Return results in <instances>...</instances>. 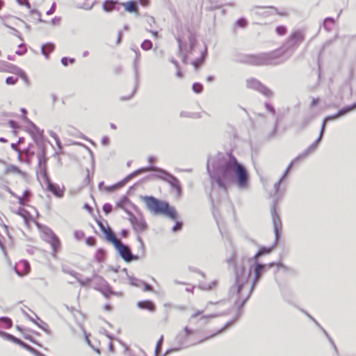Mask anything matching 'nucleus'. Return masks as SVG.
<instances>
[{
	"mask_svg": "<svg viewBox=\"0 0 356 356\" xmlns=\"http://www.w3.org/2000/svg\"><path fill=\"white\" fill-rule=\"evenodd\" d=\"M129 202V199L127 196L124 195L121 197V199L117 202L116 205L118 207L122 209L123 210H127L124 205L126 203Z\"/></svg>",
	"mask_w": 356,
	"mask_h": 356,
	"instance_id": "obj_34",
	"label": "nucleus"
},
{
	"mask_svg": "<svg viewBox=\"0 0 356 356\" xmlns=\"http://www.w3.org/2000/svg\"><path fill=\"white\" fill-rule=\"evenodd\" d=\"M321 140V138L318 136L314 143H312L302 154L299 155L301 156V159L307 156L310 152L314 151Z\"/></svg>",
	"mask_w": 356,
	"mask_h": 356,
	"instance_id": "obj_25",
	"label": "nucleus"
},
{
	"mask_svg": "<svg viewBox=\"0 0 356 356\" xmlns=\"http://www.w3.org/2000/svg\"><path fill=\"white\" fill-rule=\"evenodd\" d=\"M37 318L39 320V322L35 323V324L47 334H51V330H50L48 324L40 320L38 316Z\"/></svg>",
	"mask_w": 356,
	"mask_h": 356,
	"instance_id": "obj_29",
	"label": "nucleus"
},
{
	"mask_svg": "<svg viewBox=\"0 0 356 356\" xmlns=\"http://www.w3.org/2000/svg\"><path fill=\"white\" fill-rule=\"evenodd\" d=\"M143 172H145V167L139 168L135 170L134 172H131V174L128 175L123 180L113 186L111 189H116L123 186L127 182H128L132 178L136 177L137 175Z\"/></svg>",
	"mask_w": 356,
	"mask_h": 356,
	"instance_id": "obj_16",
	"label": "nucleus"
},
{
	"mask_svg": "<svg viewBox=\"0 0 356 356\" xmlns=\"http://www.w3.org/2000/svg\"><path fill=\"white\" fill-rule=\"evenodd\" d=\"M277 52L264 54L252 57L251 63L253 65H277L280 63L277 60Z\"/></svg>",
	"mask_w": 356,
	"mask_h": 356,
	"instance_id": "obj_7",
	"label": "nucleus"
},
{
	"mask_svg": "<svg viewBox=\"0 0 356 356\" xmlns=\"http://www.w3.org/2000/svg\"><path fill=\"white\" fill-rule=\"evenodd\" d=\"M31 270L29 263L26 260L20 261L15 267V272L20 277L27 275Z\"/></svg>",
	"mask_w": 356,
	"mask_h": 356,
	"instance_id": "obj_14",
	"label": "nucleus"
},
{
	"mask_svg": "<svg viewBox=\"0 0 356 356\" xmlns=\"http://www.w3.org/2000/svg\"><path fill=\"white\" fill-rule=\"evenodd\" d=\"M43 177L47 184V190L51 192L57 197H62L63 196V191L60 189L59 186L51 181L47 173H44Z\"/></svg>",
	"mask_w": 356,
	"mask_h": 356,
	"instance_id": "obj_13",
	"label": "nucleus"
},
{
	"mask_svg": "<svg viewBox=\"0 0 356 356\" xmlns=\"http://www.w3.org/2000/svg\"><path fill=\"white\" fill-rule=\"evenodd\" d=\"M330 120H334L332 118H330V115L327 116V117H325L324 118V120L323 121V123H322L320 134H319L320 138H322V137H323V136L324 134L326 122H328V121H330Z\"/></svg>",
	"mask_w": 356,
	"mask_h": 356,
	"instance_id": "obj_36",
	"label": "nucleus"
},
{
	"mask_svg": "<svg viewBox=\"0 0 356 356\" xmlns=\"http://www.w3.org/2000/svg\"><path fill=\"white\" fill-rule=\"evenodd\" d=\"M97 224L101 229V231L103 232L105 231V229L107 228L106 227L104 226V223L102 222H101L100 220H97Z\"/></svg>",
	"mask_w": 356,
	"mask_h": 356,
	"instance_id": "obj_63",
	"label": "nucleus"
},
{
	"mask_svg": "<svg viewBox=\"0 0 356 356\" xmlns=\"http://www.w3.org/2000/svg\"><path fill=\"white\" fill-rule=\"evenodd\" d=\"M207 171L212 185L216 184L226 192L228 185L235 182L241 189L248 187L249 175L243 165L232 154H218L207 161Z\"/></svg>",
	"mask_w": 356,
	"mask_h": 356,
	"instance_id": "obj_1",
	"label": "nucleus"
},
{
	"mask_svg": "<svg viewBox=\"0 0 356 356\" xmlns=\"http://www.w3.org/2000/svg\"><path fill=\"white\" fill-rule=\"evenodd\" d=\"M37 145H38V147L40 149V152L38 153H42L43 154H46V147L42 143V140H41L40 143Z\"/></svg>",
	"mask_w": 356,
	"mask_h": 356,
	"instance_id": "obj_52",
	"label": "nucleus"
},
{
	"mask_svg": "<svg viewBox=\"0 0 356 356\" xmlns=\"http://www.w3.org/2000/svg\"><path fill=\"white\" fill-rule=\"evenodd\" d=\"M49 134L50 135V136H51L55 140L58 149L61 150L63 148V146H62L61 142H60L58 136H57V134L55 132H54L53 131H49Z\"/></svg>",
	"mask_w": 356,
	"mask_h": 356,
	"instance_id": "obj_33",
	"label": "nucleus"
},
{
	"mask_svg": "<svg viewBox=\"0 0 356 356\" xmlns=\"http://www.w3.org/2000/svg\"><path fill=\"white\" fill-rule=\"evenodd\" d=\"M323 330V332L324 333V334L327 337L329 341L330 342V343L332 344V346H333V348L335 349V350H337V348H336V346L334 344L332 340L331 339V338L328 336L327 332L322 327H321Z\"/></svg>",
	"mask_w": 356,
	"mask_h": 356,
	"instance_id": "obj_58",
	"label": "nucleus"
},
{
	"mask_svg": "<svg viewBox=\"0 0 356 356\" xmlns=\"http://www.w3.org/2000/svg\"><path fill=\"white\" fill-rule=\"evenodd\" d=\"M104 257V251L103 250H99L96 254V259L98 261H102Z\"/></svg>",
	"mask_w": 356,
	"mask_h": 356,
	"instance_id": "obj_48",
	"label": "nucleus"
},
{
	"mask_svg": "<svg viewBox=\"0 0 356 356\" xmlns=\"http://www.w3.org/2000/svg\"><path fill=\"white\" fill-rule=\"evenodd\" d=\"M97 278L101 281V285L97 289L105 298H108L111 295H115L119 297L122 296L120 292H115L113 291L111 286L103 278L100 277H97Z\"/></svg>",
	"mask_w": 356,
	"mask_h": 356,
	"instance_id": "obj_12",
	"label": "nucleus"
},
{
	"mask_svg": "<svg viewBox=\"0 0 356 356\" xmlns=\"http://www.w3.org/2000/svg\"><path fill=\"white\" fill-rule=\"evenodd\" d=\"M137 241L140 243L139 249L141 250V253H142L141 256L143 257L145 254V245H144V243H143V241L141 237L139 235L137 236Z\"/></svg>",
	"mask_w": 356,
	"mask_h": 356,
	"instance_id": "obj_45",
	"label": "nucleus"
},
{
	"mask_svg": "<svg viewBox=\"0 0 356 356\" xmlns=\"http://www.w3.org/2000/svg\"><path fill=\"white\" fill-rule=\"evenodd\" d=\"M125 212L129 215V220L136 233L139 234L144 232L147 229V225L143 216L138 218L129 210H125Z\"/></svg>",
	"mask_w": 356,
	"mask_h": 356,
	"instance_id": "obj_9",
	"label": "nucleus"
},
{
	"mask_svg": "<svg viewBox=\"0 0 356 356\" xmlns=\"http://www.w3.org/2000/svg\"><path fill=\"white\" fill-rule=\"evenodd\" d=\"M136 58H135V61H134V72H135V76H136V80H138V65H137V63L140 58V53H139V51H136Z\"/></svg>",
	"mask_w": 356,
	"mask_h": 356,
	"instance_id": "obj_35",
	"label": "nucleus"
},
{
	"mask_svg": "<svg viewBox=\"0 0 356 356\" xmlns=\"http://www.w3.org/2000/svg\"><path fill=\"white\" fill-rule=\"evenodd\" d=\"M137 305L140 309H147L150 312H154L156 308L154 303L151 300L139 301Z\"/></svg>",
	"mask_w": 356,
	"mask_h": 356,
	"instance_id": "obj_21",
	"label": "nucleus"
},
{
	"mask_svg": "<svg viewBox=\"0 0 356 356\" xmlns=\"http://www.w3.org/2000/svg\"><path fill=\"white\" fill-rule=\"evenodd\" d=\"M113 207L108 203H106L103 206V211L106 214H108L112 211Z\"/></svg>",
	"mask_w": 356,
	"mask_h": 356,
	"instance_id": "obj_47",
	"label": "nucleus"
},
{
	"mask_svg": "<svg viewBox=\"0 0 356 356\" xmlns=\"http://www.w3.org/2000/svg\"><path fill=\"white\" fill-rule=\"evenodd\" d=\"M282 179H280L274 185V188L275 190V192L277 193L280 188V185L282 183Z\"/></svg>",
	"mask_w": 356,
	"mask_h": 356,
	"instance_id": "obj_61",
	"label": "nucleus"
},
{
	"mask_svg": "<svg viewBox=\"0 0 356 356\" xmlns=\"http://www.w3.org/2000/svg\"><path fill=\"white\" fill-rule=\"evenodd\" d=\"M248 24V22L247 20L243 18V17H241L239 18L236 22H235V26H237L240 28H245L246 27Z\"/></svg>",
	"mask_w": 356,
	"mask_h": 356,
	"instance_id": "obj_38",
	"label": "nucleus"
},
{
	"mask_svg": "<svg viewBox=\"0 0 356 356\" xmlns=\"http://www.w3.org/2000/svg\"><path fill=\"white\" fill-rule=\"evenodd\" d=\"M304 40V34L301 31H296L293 33V34L290 36L289 44L296 47L299 45L302 40Z\"/></svg>",
	"mask_w": 356,
	"mask_h": 356,
	"instance_id": "obj_18",
	"label": "nucleus"
},
{
	"mask_svg": "<svg viewBox=\"0 0 356 356\" xmlns=\"http://www.w3.org/2000/svg\"><path fill=\"white\" fill-rule=\"evenodd\" d=\"M334 22V19L332 18V17H327L324 19V22H323V27L325 28V29H326L327 31H330L331 29V28L329 26V24L328 23H330L332 24H333Z\"/></svg>",
	"mask_w": 356,
	"mask_h": 356,
	"instance_id": "obj_39",
	"label": "nucleus"
},
{
	"mask_svg": "<svg viewBox=\"0 0 356 356\" xmlns=\"http://www.w3.org/2000/svg\"><path fill=\"white\" fill-rule=\"evenodd\" d=\"M121 4L124 6V8L127 12L134 13L136 14V16L139 15V13L138 11V8H137V4L135 1H130L125 2V3H122Z\"/></svg>",
	"mask_w": 356,
	"mask_h": 356,
	"instance_id": "obj_20",
	"label": "nucleus"
},
{
	"mask_svg": "<svg viewBox=\"0 0 356 356\" xmlns=\"http://www.w3.org/2000/svg\"><path fill=\"white\" fill-rule=\"evenodd\" d=\"M265 107L266 108V109L270 112L273 115H275V108H273V106L268 103L265 104Z\"/></svg>",
	"mask_w": 356,
	"mask_h": 356,
	"instance_id": "obj_55",
	"label": "nucleus"
},
{
	"mask_svg": "<svg viewBox=\"0 0 356 356\" xmlns=\"http://www.w3.org/2000/svg\"><path fill=\"white\" fill-rule=\"evenodd\" d=\"M6 172L18 174L22 177H24L26 175V174L24 172H22L18 167L13 165L7 166V168H6Z\"/></svg>",
	"mask_w": 356,
	"mask_h": 356,
	"instance_id": "obj_27",
	"label": "nucleus"
},
{
	"mask_svg": "<svg viewBox=\"0 0 356 356\" xmlns=\"http://www.w3.org/2000/svg\"><path fill=\"white\" fill-rule=\"evenodd\" d=\"M29 124L31 126V129L29 130V133L31 135L33 140L36 143V144H39L40 141L42 140L44 131L40 129L32 122H30Z\"/></svg>",
	"mask_w": 356,
	"mask_h": 356,
	"instance_id": "obj_15",
	"label": "nucleus"
},
{
	"mask_svg": "<svg viewBox=\"0 0 356 356\" xmlns=\"http://www.w3.org/2000/svg\"><path fill=\"white\" fill-rule=\"evenodd\" d=\"M31 195V192L29 190L26 189L24 191L23 195L22 197L25 198L26 200H29Z\"/></svg>",
	"mask_w": 356,
	"mask_h": 356,
	"instance_id": "obj_56",
	"label": "nucleus"
},
{
	"mask_svg": "<svg viewBox=\"0 0 356 356\" xmlns=\"http://www.w3.org/2000/svg\"><path fill=\"white\" fill-rule=\"evenodd\" d=\"M192 89L195 93H200L203 90V86L200 83H195L193 84Z\"/></svg>",
	"mask_w": 356,
	"mask_h": 356,
	"instance_id": "obj_41",
	"label": "nucleus"
},
{
	"mask_svg": "<svg viewBox=\"0 0 356 356\" xmlns=\"http://www.w3.org/2000/svg\"><path fill=\"white\" fill-rule=\"evenodd\" d=\"M120 256L127 262L138 260L140 256L133 254L130 248L119 241L114 245Z\"/></svg>",
	"mask_w": 356,
	"mask_h": 356,
	"instance_id": "obj_8",
	"label": "nucleus"
},
{
	"mask_svg": "<svg viewBox=\"0 0 356 356\" xmlns=\"http://www.w3.org/2000/svg\"><path fill=\"white\" fill-rule=\"evenodd\" d=\"M149 171L158 172L155 177L169 184L170 186L176 191L178 195L181 193V187L179 181L173 175L170 174L165 170L153 165L145 167V172Z\"/></svg>",
	"mask_w": 356,
	"mask_h": 356,
	"instance_id": "obj_5",
	"label": "nucleus"
},
{
	"mask_svg": "<svg viewBox=\"0 0 356 356\" xmlns=\"http://www.w3.org/2000/svg\"><path fill=\"white\" fill-rule=\"evenodd\" d=\"M301 159V156H298L297 157H296L291 163L290 164L288 165V167L286 168V170L284 171V174L282 175V176L280 177V179H282V181H283V179L287 176L289 172L290 171V170L291 169V168L293 167V165L298 161H299L300 159Z\"/></svg>",
	"mask_w": 356,
	"mask_h": 356,
	"instance_id": "obj_32",
	"label": "nucleus"
},
{
	"mask_svg": "<svg viewBox=\"0 0 356 356\" xmlns=\"http://www.w3.org/2000/svg\"><path fill=\"white\" fill-rule=\"evenodd\" d=\"M143 285H144V291H153V288L150 284L143 282Z\"/></svg>",
	"mask_w": 356,
	"mask_h": 356,
	"instance_id": "obj_59",
	"label": "nucleus"
},
{
	"mask_svg": "<svg viewBox=\"0 0 356 356\" xmlns=\"http://www.w3.org/2000/svg\"><path fill=\"white\" fill-rule=\"evenodd\" d=\"M163 337L161 336V338L157 341V343H156V348H155V355H156V356H157L159 354V353L161 352V346H162V344H163Z\"/></svg>",
	"mask_w": 356,
	"mask_h": 356,
	"instance_id": "obj_40",
	"label": "nucleus"
},
{
	"mask_svg": "<svg viewBox=\"0 0 356 356\" xmlns=\"http://www.w3.org/2000/svg\"><path fill=\"white\" fill-rule=\"evenodd\" d=\"M16 198L18 200V203L22 205V206H25L26 202L29 201V200H26L25 198H24L22 196H17Z\"/></svg>",
	"mask_w": 356,
	"mask_h": 356,
	"instance_id": "obj_53",
	"label": "nucleus"
},
{
	"mask_svg": "<svg viewBox=\"0 0 356 356\" xmlns=\"http://www.w3.org/2000/svg\"><path fill=\"white\" fill-rule=\"evenodd\" d=\"M103 233L105 235L106 240L115 245L120 240L115 238L113 232L109 228H106Z\"/></svg>",
	"mask_w": 356,
	"mask_h": 356,
	"instance_id": "obj_23",
	"label": "nucleus"
},
{
	"mask_svg": "<svg viewBox=\"0 0 356 356\" xmlns=\"http://www.w3.org/2000/svg\"><path fill=\"white\" fill-rule=\"evenodd\" d=\"M182 228V222L179 221H177L175 225L172 227V231L173 232H176L177 231L181 230Z\"/></svg>",
	"mask_w": 356,
	"mask_h": 356,
	"instance_id": "obj_49",
	"label": "nucleus"
},
{
	"mask_svg": "<svg viewBox=\"0 0 356 356\" xmlns=\"http://www.w3.org/2000/svg\"><path fill=\"white\" fill-rule=\"evenodd\" d=\"M11 147L15 149V151L18 152L19 153V155H18V159L19 160H21V153H20V151L17 148V144L16 143H12L11 144Z\"/></svg>",
	"mask_w": 356,
	"mask_h": 356,
	"instance_id": "obj_62",
	"label": "nucleus"
},
{
	"mask_svg": "<svg viewBox=\"0 0 356 356\" xmlns=\"http://www.w3.org/2000/svg\"><path fill=\"white\" fill-rule=\"evenodd\" d=\"M74 236L76 240H81L84 236V233L82 231H74Z\"/></svg>",
	"mask_w": 356,
	"mask_h": 356,
	"instance_id": "obj_50",
	"label": "nucleus"
},
{
	"mask_svg": "<svg viewBox=\"0 0 356 356\" xmlns=\"http://www.w3.org/2000/svg\"><path fill=\"white\" fill-rule=\"evenodd\" d=\"M270 213H271V216H272V220H273V223L275 240L271 247H270V248L261 247L259 250V252H261L262 255L267 254H269L271 252V251L275 247V245L278 241V239L280 238V231L282 227V222H281L279 215L276 211L275 203H274L272 205L271 209H270Z\"/></svg>",
	"mask_w": 356,
	"mask_h": 356,
	"instance_id": "obj_6",
	"label": "nucleus"
},
{
	"mask_svg": "<svg viewBox=\"0 0 356 356\" xmlns=\"http://www.w3.org/2000/svg\"><path fill=\"white\" fill-rule=\"evenodd\" d=\"M196 40L193 36L189 37V42H190V50L192 51L196 44Z\"/></svg>",
	"mask_w": 356,
	"mask_h": 356,
	"instance_id": "obj_51",
	"label": "nucleus"
},
{
	"mask_svg": "<svg viewBox=\"0 0 356 356\" xmlns=\"http://www.w3.org/2000/svg\"><path fill=\"white\" fill-rule=\"evenodd\" d=\"M238 317L235 318L234 320H232L229 322H227L225 325L224 327H222L221 329L218 330L216 333H213L212 334H211L210 336L209 337H205L204 339H202L200 341H198L196 343H193L192 344H188L187 343V339H188V337L189 336H191V334H193L194 331L193 330L189 328L188 327L186 326L182 331H181L177 336L176 337V341L177 343L179 344V347L177 348H170V349H168L166 352H165V354H168V353H170L172 352H177V351H179L183 348H187L190 346H194V345H196V344H199V343H201L209 339H211L213 337H214L215 336H216L217 334H219L220 333H222L225 330H226L227 328H228L229 326H231L232 324H234L236 320H237Z\"/></svg>",
	"mask_w": 356,
	"mask_h": 356,
	"instance_id": "obj_4",
	"label": "nucleus"
},
{
	"mask_svg": "<svg viewBox=\"0 0 356 356\" xmlns=\"http://www.w3.org/2000/svg\"><path fill=\"white\" fill-rule=\"evenodd\" d=\"M356 109V102L353 104L352 105L343 107L338 111V112L332 115H330V118H332L334 120L337 118L342 117L349 112Z\"/></svg>",
	"mask_w": 356,
	"mask_h": 356,
	"instance_id": "obj_19",
	"label": "nucleus"
},
{
	"mask_svg": "<svg viewBox=\"0 0 356 356\" xmlns=\"http://www.w3.org/2000/svg\"><path fill=\"white\" fill-rule=\"evenodd\" d=\"M207 47H205L204 50L202 53L201 56L193 62L192 64L195 69H197L201 65V64L204 62V60L205 59L206 54H207Z\"/></svg>",
	"mask_w": 356,
	"mask_h": 356,
	"instance_id": "obj_28",
	"label": "nucleus"
},
{
	"mask_svg": "<svg viewBox=\"0 0 356 356\" xmlns=\"http://www.w3.org/2000/svg\"><path fill=\"white\" fill-rule=\"evenodd\" d=\"M13 325L12 320L8 317H0V326L4 327L5 328H10Z\"/></svg>",
	"mask_w": 356,
	"mask_h": 356,
	"instance_id": "obj_31",
	"label": "nucleus"
},
{
	"mask_svg": "<svg viewBox=\"0 0 356 356\" xmlns=\"http://www.w3.org/2000/svg\"><path fill=\"white\" fill-rule=\"evenodd\" d=\"M21 111L22 113V118L23 120L29 123L31 121L29 120V119L26 117V110L25 108H21Z\"/></svg>",
	"mask_w": 356,
	"mask_h": 356,
	"instance_id": "obj_57",
	"label": "nucleus"
},
{
	"mask_svg": "<svg viewBox=\"0 0 356 356\" xmlns=\"http://www.w3.org/2000/svg\"><path fill=\"white\" fill-rule=\"evenodd\" d=\"M38 161V165L41 168L42 170H43L44 174L47 173V162L48 160V158L47 157L46 154H43L42 153H38L37 155Z\"/></svg>",
	"mask_w": 356,
	"mask_h": 356,
	"instance_id": "obj_22",
	"label": "nucleus"
},
{
	"mask_svg": "<svg viewBox=\"0 0 356 356\" xmlns=\"http://www.w3.org/2000/svg\"><path fill=\"white\" fill-rule=\"evenodd\" d=\"M18 79L15 76H8L6 79V83L8 85H14L17 83Z\"/></svg>",
	"mask_w": 356,
	"mask_h": 356,
	"instance_id": "obj_46",
	"label": "nucleus"
},
{
	"mask_svg": "<svg viewBox=\"0 0 356 356\" xmlns=\"http://www.w3.org/2000/svg\"><path fill=\"white\" fill-rule=\"evenodd\" d=\"M4 339L6 340L10 341H12V342H13V343H15L16 344L19 345L20 346H22V348H25L26 350H27L28 351H29L31 353H33L34 351L35 350V348H33V347H31L29 344L24 343V341L20 340L19 339L14 337L13 335L10 334L6 333Z\"/></svg>",
	"mask_w": 356,
	"mask_h": 356,
	"instance_id": "obj_17",
	"label": "nucleus"
},
{
	"mask_svg": "<svg viewBox=\"0 0 356 356\" xmlns=\"http://www.w3.org/2000/svg\"><path fill=\"white\" fill-rule=\"evenodd\" d=\"M109 139L107 136H104L102 139V144L103 145H107L108 144Z\"/></svg>",
	"mask_w": 356,
	"mask_h": 356,
	"instance_id": "obj_64",
	"label": "nucleus"
},
{
	"mask_svg": "<svg viewBox=\"0 0 356 356\" xmlns=\"http://www.w3.org/2000/svg\"><path fill=\"white\" fill-rule=\"evenodd\" d=\"M275 31L278 35H282L286 33V28L284 26H277Z\"/></svg>",
	"mask_w": 356,
	"mask_h": 356,
	"instance_id": "obj_44",
	"label": "nucleus"
},
{
	"mask_svg": "<svg viewBox=\"0 0 356 356\" xmlns=\"http://www.w3.org/2000/svg\"><path fill=\"white\" fill-rule=\"evenodd\" d=\"M44 239L49 243L53 250V256H56V253L60 247V241L57 236L50 229H47L44 232Z\"/></svg>",
	"mask_w": 356,
	"mask_h": 356,
	"instance_id": "obj_10",
	"label": "nucleus"
},
{
	"mask_svg": "<svg viewBox=\"0 0 356 356\" xmlns=\"http://www.w3.org/2000/svg\"><path fill=\"white\" fill-rule=\"evenodd\" d=\"M69 273L76 279L81 286H87L92 282V278L89 277L86 278V280H81L79 277V275L75 271H70Z\"/></svg>",
	"mask_w": 356,
	"mask_h": 356,
	"instance_id": "obj_24",
	"label": "nucleus"
},
{
	"mask_svg": "<svg viewBox=\"0 0 356 356\" xmlns=\"http://www.w3.org/2000/svg\"><path fill=\"white\" fill-rule=\"evenodd\" d=\"M141 48L147 51L152 48V43L149 40H145L141 44Z\"/></svg>",
	"mask_w": 356,
	"mask_h": 356,
	"instance_id": "obj_37",
	"label": "nucleus"
},
{
	"mask_svg": "<svg viewBox=\"0 0 356 356\" xmlns=\"http://www.w3.org/2000/svg\"><path fill=\"white\" fill-rule=\"evenodd\" d=\"M115 1L113 0H106L103 3V9L106 12H110L115 8Z\"/></svg>",
	"mask_w": 356,
	"mask_h": 356,
	"instance_id": "obj_30",
	"label": "nucleus"
},
{
	"mask_svg": "<svg viewBox=\"0 0 356 356\" xmlns=\"http://www.w3.org/2000/svg\"><path fill=\"white\" fill-rule=\"evenodd\" d=\"M17 1L20 5H24L26 6H27L28 8H31L30 3L28 1V0H17Z\"/></svg>",
	"mask_w": 356,
	"mask_h": 356,
	"instance_id": "obj_60",
	"label": "nucleus"
},
{
	"mask_svg": "<svg viewBox=\"0 0 356 356\" xmlns=\"http://www.w3.org/2000/svg\"><path fill=\"white\" fill-rule=\"evenodd\" d=\"M275 11H277V9L275 8L270 7V8H268V10H265L264 13H261V15L266 16V15H271L273 12H275Z\"/></svg>",
	"mask_w": 356,
	"mask_h": 356,
	"instance_id": "obj_54",
	"label": "nucleus"
},
{
	"mask_svg": "<svg viewBox=\"0 0 356 356\" xmlns=\"http://www.w3.org/2000/svg\"><path fill=\"white\" fill-rule=\"evenodd\" d=\"M54 49V44L52 43H47L42 46L41 47V53L45 56L46 58L48 57L49 54Z\"/></svg>",
	"mask_w": 356,
	"mask_h": 356,
	"instance_id": "obj_26",
	"label": "nucleus"
},
{
	"mask_svg": "<svg viewBox=\"0 0 356 356\" xmlns=\"http://www.w3.org/2000/svg\"><path fill=\"white\" fill-rule=\"evenodd\" d=\"M146 208L154 215H163L171 220L177 218V213L175 209L170 205L168 202L161 201L153 196H144L142 197Z\"/></svg>",
	"mask_w": 356,
	"mask_h": 356,
	"instance_id": "obj_3",
	"label": "nucleus"
},
{
	"mask_svg": "<svg viewBox=\"0 0 356 356\" xmlns=\"http://www.w3.org/2000/svg\"><path fill=\"white\" fill-rule=\"evenodd\" d=\"M273 265L274 263L267 265L254 261L253 266L248 270H245L243 267L240 269L236 268V282L235 284L231 287L230 293L232 296H236V302L243 299L238 305V309H241L248 300L254 285L259 282L266 268Z\"/></svg>",
	"mask_w": 356,
	"mask_h": 356,
	"instance_id": "obj_2",
	"label": "nucleus"
},
{
	"mask_svg": "<svg viewBox=\"0 0 356 356\" xmlns=\"http://www.w3.org/2000/svg\"><path fill=\"white\" fill-rule=\"evenodd\" d=\"M17 214H19L20 216H22L26 222H27V216L29 215L28 211H26L23 208H19L17 212Z\"/></svg>",
	"mask_w": 356,
	"mask_h": 356,
	"instance_id": "obj_43",
	"label": "nucleus"
},
{
	"mask_svg": "<svg viewBox=\"0 0 356 356\" xmlns=\"http://www.w3.org/2000/svg\"><path fill=\"white\" fill-rule=\"evenodd\" d=\"M247 86L249 88H252L256 90H258L261 94H263L264 96L267 97H272L273 92L272 91L261 84L259 81L254 79H250L247 80Z\"/></svg>",
	"mask_w": 356,
	"mask_h": 356,
	"instance_id": "obj_11",
	"label": "nucleus"
},
{
	"mask_svg": "<svg viewBox=\"0 0 356 356\" xmlns=\"http://www.w3.org/2000/svg\"><path fill=\"white\" fill-rule=\"evenodd\" d=\"M216 281H213L210 284H202L200 285V288L203 290H211L213 286H216Z\"/></svg>",
	"mask_w": 356,
	"mask_h": 356,
	"instance_id": "obj_42",
	"label": "nucleus"
}]
</instances>
